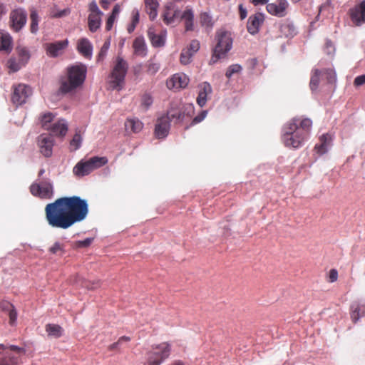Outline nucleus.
Listing matches in <instances>:
<instances>
[{
	"label": "nucleus",
	"instance_id": "obj_50",
	"mask_svg": "<svg viewBox=\"0 0 365 365\" xmlns=\"http://www.w3.org/2000/svg\"><path fill=\"white\" fill-rule=\"evenodd\" d=\"M109 48V43L105 42L103 46L101 48V51H99L98 56H97V61H103L104 58L106 56L107 51Z\"/></svg>",
	"mask_w": 365,
	"mask_h": 365
},
{
	"label": "nucleus",
	"instance_id": "obj_10",
	"mask_svg": "<svg viewBox=\"0 0 365 365\" xmlns=\"http://www.w3.org/2000/svg\"><path fill=\"white\" fill-rule=\"evenodd\" d=\"M31 193L41 199H51L53 195V188L49 181H42L40 184L33 183L30 186Z\"/></svg>",
	"mask_w": 365,
	"mask_h": 365
},
{
	"label": "nucleus",
	"instance_id": "obj_58",
	"mask_svg": "<svg viewBox=\"0 0 365 365\" xmlns=\"http://www.w3.org/2000/svg\"><path fill=\"white\" fill-rule=\"evenodd\" d=\"M329 278L330 282H334L338 279V272L335 269H332L329 271Z\"/></svg>",
	"mask_w": 365,
	"mask_h": 365
},
{
	"label": "nucleus",
	"instance_id": "obj_40",
	"mask_svg": "<svg viewBox=\"0 0 365 365\" xmlns=\"http://www.w3.org/2000/svg\"><path fill=\"white\" fill-rule=\"evenodd\" d=\"M200 23L202 26L212 28L214 22L212 16L207 12H202L200 14Z\"/></svg>",
	"mask_w": 365,
	"mask_h": 365
},
{
	"label": "nucleus",
	"instance_id": "obj_6",
	"mask_svg": "<svg viewBox=\"0 0 365 365\" xmlns=\"http://www.w3.org/2000/svg\"><path fill=\"white\" fill-rule=\"evenodd\" d=\"M24 348L15 345L0 344V365H21V356L25 354Z\"/></svg>",
	"mask_w": 365,
	"mask_h": 365
},
{
	"label": "nucleus",
	"instance_id": "obj_36",
	"mask_svg": "<svg viewBox=\"0 0 365 365\" xmlns=\"http://www.w3.org/2000/svg\"><path fill=\"white\" fill-rule=\"evenodd\" d=\"M54 115L51 112L43 113L40 115L39 120L41 127L46 130L51 126L53 121Z\"/></svg>",
	"mask_w": 365,
	"mask_h": 365
},
{
	"label": "nucleus",
	"instance_id": "obj_62",
	"mask_svg": "<svg viewBox=\"0 0 365 365\" xmlns=\"http://www.w3.org/2000/svg\"><path fill=\"white\" fill-rule=\"evenodd\" d=\"M119 12H120V7L118 5H115L113 9L112 14H110V16L116 17V16L119 14Z\"/></svg>",
	"mask_w": 365,
	"mask_h": 365
},
{
	"label": "nucleus",
	"instance_id": "obj_61",
	"mask_svg": "<svg viewBox=\"0 0 365 365\" xmlns=\"http://www.w3.org/2000/svg\"><path fill=\"white\" fill-rule=\"evenodd\" d=\"M269 0H250V2L255 5V6H258V5H265V4H268Z\"/></svg>",
	"mask_w": 365,
	"mask_h": 365
},
{
	"label": "nucleus",
	"instance_id": "obj_63",
	"mask_svg": "<svg viewBox=\"0 0 365 365\" xmlns=\"http://www.w3.org/2000/svg\"><path fill=\"white\" fill-rule=\"evenodd\" d=\"M120 345V344L119 343L118 341H117L115 343H113L112 344H110L109 346H108V350L110 351H113V350H115V349H118L119 346Z\"/></svg>",
	"mask_w": 365,
	"mask_h": 365
},
{
	"label": "nucleus",
	"instance_id": "obj_21",
	"mask_svg": "<svg viewBox=\"0 0 365 365\" xmlns=\"http://www.w3.org/2000/svg\"><path fill=\"white\" fill-rule=\"evenodd\" d=\"M199 92L196 101L201 108L205 106L207 101V96L211 94L212 89L210 84L207 82H203L199 85Z\"/></svg>",
	"mask_w": 365,
	"mask_h": 365
},
{
	"label": "nucleus",
	"instance_id": "obj_24",
	"mask_svg": "<svg viewBox=\"0 0 365 365\" xmlns=\"http://www.w3.org/2000/svg\"><path fill=\"white\" fill-rule=\"evenodd\" d=\"M77 50L86 58H91L92 56L93 46L88 38H82L78 41Z\"/></svg>",
	"mask_w": 365,
	"mask_h": 365
},
{
	"label": "nucleus",
	"instance_id": "obj_15",
	"mask_svg": "<svg viewBox=\"0 0 365 365\" xmlns=\"http://www.w3.org/2000/svg\"><path fill=\"white\" fill-rule=\"evenodd\" d=\"M190 79L185 73L174 74L166 81V86L169 89L179 90L185 88L189 83Z\"/></svg>",
	"mask_w": 365,
	"mask_h": 365
},
{
	"label": "nucleus",
	"instance_id": "obj_27",
	"mask_svg": "<svg viewBox=\"0 0 365 365\" xmlns=\"http://www.w3.org/2000/svg\"><path fill=\"white\" fill-rule=\"evenodd\" d=\"M180 17L184 21L186 31L194 30V12L191 8L187 6Z\"/></svg>",
	"mask_w": 365,
	"mask_h": 365
},
{
	"label": "nucleus",
	"instance_id": "obj_14",
	"mask_svg": "<svg viewBox=\"0 0 365 365\" xmlns=\"http://www.w3.org/2000/svg\"><path fill=\"white\" fill-rule=\"evenodd\" d=\"M68 45L67 39L58 41L53 43H47L44 44V48L46 54L50 57H57L61 55Z\"/></svg>",
	"mask_w": 365,
	"mask_h": 365
},
{
	"label": "nucleus",
	"instance_id": "obj_37",
	"mask_svg": "<svg viewBox=\"0 0 365 365\" xmlns=\"http://www.w3.org/2000/svg\"><path fill=\"white\" fill-rule=\"evenodd\" d=\"M16 51L17 53L19 60L23 63V64H26L30 58V53L29 50L21 46H18L16 48Z\"/></svg>",
	"mask_w": 365,
	"mask_h": 365
},
{
	"label": "nucleus",
	"instance_id": "obj_25",
	"mask_svg": "<svg viewBox=\"0 0 365 365\" xmlns=\"http://www.w3.org/2000/svg\"><path fill=\"white\" fill-rule=\"evenodd\" d=\"M0 308L2 312L8 314L9 317V324L14 326L17 319V312L14 306L8 301H3L0 304Z\"/></svg>",
	"mask_w": 365,
	"mask_h": 365
},
{
	"label": "nucleus",
	"instance_id": "obj_19",
	"mask_svg": "<svg viewBox=\"0 0 365 365\" xmlns=\"http://www.w3.org/2000/svg\"><path fill=\"white\" fill-rule=\"evenodd\" d=\"M264 16L261 13H257L249 17L247 29L250 34H255L259 31V26L262 24Z\"/></svg>",
	"mask_w": 365,
	"mask_h": 365
},
{
	"label": "nucleus",
	"instance_id": "obj_23",
	"mask_svg": "<svg viewBox=\"0 0 365 365\" xmlns=\"http://www.w3.org/2000/svg\"><path fill=\"white\" fill-rule=\"evenodd\" d=\"M148 36L154 47H162L165 45L166 31H162L157 34L153 28H149L148 30Z\"/></svg>",
	"mask_w": 365,
	"mask_h": 365
},
{
	"label": "nucleus",
	"instance_id": "obj_16",
	"mask_svg": "<svg viewBox=\"0 0 365 365\" xmlns=\"http://www.w3.org/2000/svg\"><path fill=\"white\" fill-rule=\"evenodd\" d=\"M170 123L168 117L162 116L158 119L154 132L157 138L162 139L168 135L170 127Z\"/></svg>",
	"mask_w": 365,
	"mask_h": 365
},
{
	"label": "nucleus",
	"instance_id": "obj_52",
	"mask_svg": "<svg viewBox=\"0 0 365 365\" xmlns=\"http://www.w3.org/2000/svg\"><path fill=\"white\" fill-rule=\"evenodd\" d=\"M82 286L86 287L88 289H94L101 286V282L96 281V282H88V281H83L82 282Z\"/></svg>",
	"mask_w": 365,
	"mask_h": 365
},
{
	"label": "nucleus",
	"instance_id": "obj_33",
	"mask_svg": "<svg viewBox=\"0 0 365 365\" xmlns=\"http://www.w3.org/2000/svg\"><path fill=\"white\" fill-rule=\"evenodd\" d=\"M45 329L49 336L59 338L63 335V329L58 324H48Z\"/></svg>",
	"mask_w": 365,
	"mask_h": 365
},
{
	"label": "nucleus",
	"instance_id": "obj_48",
	"mask_svg": "<svg viewBox=\"0 0 365 365\" xmlns=\"http://www.w3.org/2000/svg\"><path fill=\"white\" fill-rule=\"evenodd\" d=\"M200 47V42L197 40L194 39L191 41L189 46L185 48V49L189 50V51H191V53L194 55L198 51Z\"/></svg>",
	"mask_w": 365,
	"mask_h": 365
},
{
	"label": "nucleus",
	"instance_id": "obj_5",
	"mask_svg": "<svg viewBox=\"0 0 365 365\" xmlns=\"http://www.w3.org/2000/svg\"><path fill=\"white\" fill-rule=\"evenodd\" d=\"M128 69V64L122 57L118 56L110 73L109 81L112 89L120 91L125 84V78Z\"/></svg>",
	"mask_w": 365,
	"mask_h": 365
},
{
	"label": "nucleus",
	"instance_id": "obj_60",
	"mask_svg": "<svg viewBox=\"0 0 365 365\" xmlns=\"http://www.w3.org/2000/svg\"><path fill=\"white\" fill-rule=\"evenodd\" d=\"M239 12H240V17L242 20L245 19L247 17V12L246 9L243 7L242 4L239 5Z\"/></svg>",
	"mask_w": 365,
	"mask_h": 365
},
{
	"label": "nucleus",
	"instance_id": "obj_43",
	"mask_svg": "<svg viewBox=\"0 0 365 365\" xmlns=\"http://www.w3.org/2000/svg\"><path fill=\"white\" fill-rule=\"evenodd\" d=\"M194 55L185 48L182 49L180 56V61L183 65H187L190 63L191 59Z\"/></svg>",
	"mask_w": 365,
	"mask_h": 365
},
{
	"label": "nucleus",
	"instance_id": "obj_42",
	"mask_svg": "<svg viewBox=\"0 0 365 365\" xmlns=\"http://www.w3.org/2000/svg\"><path fill=\"white\" fill-rule=\"evenodd\" d=\"M322 74L325 76V78L329 83H334L336 81V72L332 68H324L321 71Z\"/></svg>",
	"mask_w": 365,
	"mask_h": 365
},
{
	"label": "nucleus",
	"instance_id": "obj_32",
	"mask_svg": "<svg viewBox=\"0 0 365 365\" xmlns=\"http://www.w3.org/2000/svg\"><path fill=\"white\" fill-rule=\"evenodd\" d=\"M280 33L286 38H292L297 34V29L291 22H284L280 26Z\"/></svg>",
	"mask_w": 365,
	"mask_h": 365
},
{
	"label": "nucleus",
	"instance_id": "obj_55",
	"mask_svg": "<svg viewBox=\"0 0 365 365\" xmlns=\"http://www.w3.org/2000/svg\"><path fill=\"white\" fill-rule=\"evenodd\" d=\"M89 11L91 12L90 14H103V13L98 9V6L95 1H93L91 3H90Z\"/></svg>",
	"mask_w": 365,
	"mask_h": 365
},
{
	"label": "nucleus",
	"instance_id": "obj_9",
	"mask_svg": "<svg viewBox=\"0 0 365 365\" xmlns=\"http://www.w3.org/2000/svg\"><path fill=\"white\" fill-rule=\"evenodd\" d=\"M32 89L24 83H18L12 86L11 102L16 106H21L26 103L31 96Z\"/></svg>",
	"mask_w": 365,
	"mask_h": 365
},
{
	"label": "nucleus",
	"instance_id": "obj_41",
	"mask_svg": "<svg viewBox=\"0 0 365 365\" xmlns=\"http://www.w3.org/2000/svg\"><path fill=\"white\" fill-rule=\"evenodd\" d=\"M321 75H322V72L320 70L315 69L314 71V73L312 74V76L311 77L310 83H309V86L312 91H314L317 88L319 83V78H320Z\"/></svg>",
	"mask_w": 365,
	"mask_h": 365
},
{
	"label": "nucleus",
	"instance_id": "obj_7",
	"mask_svg": "<svg viewBox=\"0 0 365 365\" xmlns=\"http://www.w3.org/2000/svg\"><path fill=\"white\" fill-rule=\"evenodd\" d=\"M171 346L168 342L153 345L147 352L144 365H160L170 354Z\"/></svg>",
	"mask_w": 365,
	"mask_h": 365
},
{
	"label": "nucleus",
	"instance_id": "obj_17",
	"mask_svg": "<svg viewBox=\"0 0 365 365\" xmlns=\"http://www.w3.org/2000/svg\"><path fill=\"white\" fill-rule=\"evenodd\" d=\"M289 6L287 0H277L274 3L268 4L267 11L272 15L283 17L286 15V10Z\"/></svg>",
	"mask_w": 365,
	"mask_h": 365
},
{
	"label": "nucleus",
	"instance_id": "obj_38",
	"mask_svg": "<svg viewBox=\"0 0 365 365\" xmlns=\"http://www.w3.org/2000/svg\"><path fill=\"white\" fill-rule=\"evenodd\" d=\"M165 116L168 117L170 121L174 119L182 121L185 118V112L182 111V108L180 110L171 108Z\"/></svg>",
	"mask_w": 365,
	"mask_h": 365
},
{
	"label": "nucleus",
	"instance_id": "obj_4",
	"mask_svg": "<svg viewBox=\"0 0 365 365\" xmlns=\"http://www.w3.org/2000/svg\"><path fill=\"white\" fill-rule=\"evenodd\" d=\"M215 40L217 43L213 49L210 64H214L221 58H224L232 46V38L231 34L228 31H217Z\"/></svg>",
	"mask_w": 365,
	"mask_h": 365
},
{
	"label": "nucleus",
	"instance_id": "obj_35",
	"mask_svg": "<svg viewBox=\"0 0 365 365\" xmlns=\"http://www.w3.org/2000/svg\"><path fill=\"white\" fill-rule=\"evenodd\" d=\"M66 245L58 241L55 242L48 250L51 255L62 256L66 253Z\"/></svg>",
	"mask_w": 365,
	"mask_h": 365
},
{
	"label": "nucleus",
	"instance_id": "obj_54",
	"mask_svg": "<svg viewBox=\"0 0 365 365\" xmlns=\"http://www.w3.org/2000/svg\"><path fill=\"white\" fill-rule=\"evenodd\" d=\"M182 109L185 112V117L191 116L194 113V106L192 104H185L182 106Z\"/></svg>",
	"mask_w": 365,
	"mask_h": 365
},
{
	"label": "nucleus",
	"instance_id": "obj_18",
	"mask_svg": "<svg viewBox=\"0 0 365 365\" xmlns=\"http://www.w3.org/2000/svg\"><path fill=\"white\" fill-rule=\"evenodd\" d=\"M180 10L175 9L174 4H168L162 14L163 20L167 25L173 24L180 17Z\"/></svg>",
	"mask_w": 365,
	"mask_h": 365
},
{
	"label": "nucleus",
	"instance_id": "obj_47",
	"mask_svg": "<svg viewBox=\"0 0 365 365\" xmlns=\"http://www.w3.org/2000/svg\"><path fill=\"white\" fill-rule=\"evenodd\" d=\"M153 103V98L150 94L145 93L141 98V106L148 110Z\"/></svg>",
	"mask_w": 365,
	"mask_h": 365
},
{
	"label": "nucleus",
	"instance_id": "obj_29",
	"mask_svg": "<svg viewBox=\"0 0 365 365\" xmlns=\"http://www.w3.org/2000/svg\"><path fill=\"white\" fill-rule=\"evenodd\" d=\"M365 316V304L354 302L351 306V318L356 323L361 317Z\"/></svg>",
	"mask_w": 365,
	"mask_h": 365
},
{
	"label": "nucleus",
	"instance_id": "obj_20",
	"mask_svg": "<svg viewBox=\"0 0 365 365\" xmlns=\"http://www.w3.org/2000/svg\"><path fill=\"white\" fill-rule=\"evenodd\" d=\"M319 143L314 146V150L319 155L325 154L328 151V148L331 146L332 142V136L329 133L322 135L319 138Z\"/></svg>",
	"mask_w": 365,
	"mask_h": 365
},
{
	"label": "nucleus",
	"instance_id": "obj_44",
	"mask_svg": "<svg viewBox=\"0 0 365 365\" xmlns=\"http://www.w3.org/2000/svg\"><path fill=\"white\" fill-rule=\"evenodd\" d=\"M82 137L79 132H76L70 142V145L73 150H78L81 145Z\"/></svg>",
	"mask_w": 365,
	"mask_h": 365
},
{
	"label": "nucleus",
	"instance_id": "obj_13",
	"mask_svg": "<svg viewBox=\"0 0 365 365\" xmlns=\"http://www.w3.org/2000/svg\"><path fill=\"white\" fill-rule=\"evenodd\" d=\"M349 15L354 26H361L365 24V0L350 9Z\"/></svg>",
	"mask_w": 365,
	"mask_h": 365
},
{
	"label": "nucleus",
	"instance_id": "obj_51",
	"mask_svg": "<svg viewBox=\"0 0 365 365\" xmlns=\"http://www.w3.org/2000/svg\"><path fill=\"white\" fill-rule=\"evenodd\" d=\"M207 115V110H202L197 116H195L192 119L190 125H196V124L202 122L205 118Z\"/></svg>",
	"mask_w": 365,
	"mask_h": 365
},
{
	"label": "nucleus",
	"instance_id": "obj_57",
	"mask_svg": "<svg viewBox=\"0 0 365 365\" xmlns=\"http://www.w3.org/2000/svg\"><path fill=\"white\" fill-rule=\"evenodd\" d=\"M139 12L137 9H134L132 12V21L131 24H134L135 26H137L139 23Z\"/></svg>",
	"mask_w": 365,
	"mask_h": 365
},
{
	"label": "nucleus",
	"instance_id": "obj_3",
	"mask_svg": "<svg viewBox=\"0 0 365 365\" xmlns=\"http://www.w3.org/2000/svg\"><path fill=\"white\" fill-rule=\"evenodd\" d=\"M87 68L79 63L67 68V76L61 82L60 91L63 93L71 92L80 87L85 81Z\"/></svg>",
	"mask_w": 365,
	"mask_h": 365
},
{
	"label": "nucleus",
	"instance_id": "obj_11",
	"mask_svg": "<svg viewBox=\"0 0 365 365\" xmlns=\"http://www.w3.org/2000/svg\"><path fill=\"white\" fill-rule=\"evenodd\" d=\"M54 144L55 141L51 135L43 133L37 138L39 151L45 158H50L52 155Z\"/></svg>",
	"mask_w": 365,
	"mask_h": 365
},
{
	"label": "nucleus",
	"instance_id": "obj_31",
	"mask_svg": "<svg viewBox=\"0 0 365 365\" xmlns=\"http://www.w3.org/2000/svg\"><path fill=\"white\" fill-rule=\"evenodd\" d=\"M146 11L151 20H154L158 15L159 3L157 0H144Z\"/></svg>",
	"mask_w": 365,
	"mask_h": 365
},
{
	"label": "nucleus",
	"instance_id": "obj_1",
	"mask_svg": "<svg viewBox=\"0 0 365 365\" xmlns=\"http://www.w3.org/2000/svg\"><path fill=\"white\" fill-rule=\"evenodd\" d=\"M88 214V205L78 196L62 197L45 207L46 220L55 228L66 230L84 220Z\"/></svg>",
	"mask_w": 365,
	"mask_h": 365
},
{
	"label": "nucleus",
	"instance_id": "obj_2",
	"mask_svg": "<svg viewBox=\"0 0 365 365\" xmlns=\"http://www.w3.org/2000/svg\"><path fill=\"white\" fill-rule=\"evenodd\" d=\"M312 121L308 118L294 117L287 121L282 128V141L290 148L297 149L302 146L307 139Z\"/></svg>",
	"mask_w": 365,
	"mask_h": 365
},
{
	"label": "nucleus",
	"instance_id": "obj_64",
	"mask_svg": "<svg viewBox=\"0 0 365 365\" xmlns=\"http://www.w3.org/2000/svg\"><path fill=\"white\" fill-rule=\"evenodd\" d=\"M130 340V338L127 336H123L118 339L119 343L121 344L123 342H128Z\"/></svg>",
	"mask_w": 365,
	"mask_h": 365
},
{
	"label": "nucleus",
	"instance_id": "obj_26",
	"mask_svg": "<svg viewBox=\"0 0 365 365\" xmlns=\"http://www.w3.org/2000/svg\"><path fill=\"white\" fill-rule=\"evenodd\" d=\"M133 48L136 56L145 57L147 55V46L143 36H138L134 39Z\"/></svg>",
	"mask_w": 365,
	"mask_h": 365
},
{
	"label": "nucleus",
	"instance_id": "obj_30",
	"mask_svg": "<svg viewBox=\"0 0 365 365\" xmlns=\"http://www.w3.org/2000/svg\"><path fill=\"white\" fill-rule=\"evenodd\" d=\"M12 49V38L8 33L0 31V51L9 53Z\"/></svg>",
	"mask_w": 365,
	"mask_h": 365
},
{
	"label": "nucleus",
	"instance_id": "obj_45",
	"mask_svg": "<svg viewBox=\"0 0 365 365\" xmlns=\"http://www.w3.org/2000/svg\"><path fill=\"white\" fill-rule=\"evenodd\" d=\"M242 66L239 64H233L228 67L225 76L227 78H230L235 73H238L241 71Z\"/></svg>",
	"mask_w": 365,
	"mask_h": 365
},
{
	"label": "nucleus",
	"instance_id": "obj_28",
	"mask_svg": "<svg viewBox=\"0 0 365 365\" xmlns=\"http://www.w3.org/2000/svg\"><path fill=\"white\" fill-rule=\"evenodd\" d=\"M143 128V123L138 118H128L125 122V128L128 133H138Z\"/></svg>",
	"mask_w": 365,
	"mask_h": 365
},
{
	"label": "nucleus",
	"instance_id": "obj_22",
	"mask_svg": "<svg viewBox=\"0 0 365 365\" xmlns=\"http://www.w3.org/2000/svg\"><path fill=\"white\" fill-rule=\"evenodd\" d=\"M47 130L50 131L55 136L64 137L68 131V125L65 120L60 119L53 122Z\"/></svg>",
	"mask_w": 365,
	"mask_h": 365
},
{
	"label": "nucleus",
	"instance_id": "obj_39",
	"mask_svg": "<svg viewBox=\"0 0 365 365\" xmlns=\"http://www.w3.org/2000/svg\"><path fill=\"white\" fill-rule=\"evenodd\" d=\"M30 19H31V25H30V31L33 34H36L38 29V13L35 9L31 10L30 14Z\"/></svg>",
	"mask_w": 365,
	"mask_h": 365
},
{
	"label": "nucleus",
	"instance_id": "obj_8",
	"mask_svg": "<svg viewBox=\"0 0 365 365\" xmlns=\"http://www.w3.org/2000/svg\"><path fill=\"white\" fill-rule=\"evenodd\" d=\"M106 157L95 156L87 160L79 161L73 168V173L78 177H83L90 174L93 170L100 168L107 164Z\"/></svg>",
	"mask_w": 365,
	"mask_h": 365
},
{
	"label": "nucleus",
	"instance_id": "obj_56",
	"mask_svg": "<svg viewBox=\"0 0 365 365\" xmlns=\"http://www.w3.org/2000/svg\"><path fill=\"white\" fill-rule=\"evenodd\" d=\"M365 84V74L358 76L355 78L354 81V85L355 86H360Z\"/></svg>",
	"mask_w": 365,
	"mask_h": 365
},
{
	"label": "nucleus",
	"instance_id": "obj_53",
	"mask_svg": "<svg viewBox=\"0 0 365 365\" xmlns=\"http://www.w3.org/2000/svg\"><path fill=\"white\" fill-rule=\"evenodd\" d=\"M160 69V66L156 63H149L148 64L147 73L150 75L155 74Z\"/></svg>",
	"mask_w": 365,
	"mask_h": 365
},
{
	"label": "nucleus",
	"instance_id": "obj_46",
	"mask_svg": "<svg viewBox=\"0 0 365 365\" xmlns=\"http://www.w3.org/2000/svg\"><path fill=\"white\" fill-rule=\"evenodd\" d=\"M8 65L11 71H12L13 72H16L18 71L25 64H23V63H21V61H20L19 60L16 61L15 59L11 58L8 61Z\"/></svg>",
	"mask_w": 365,
	"mask_h": 365
},
{
	"label": "nucleus",
	"instance_id": "obj_49",
	"mask_svg": "<svg viewBox=\"0 0 365 365\" xmlns=\"http://www.w3.org/2000/svg\"><path fill=\"white\" fill-rule=\"evenodd\" d=\"M93 238H86L83 240H79L74 242V247L82 248L88 247L93 242Z\"/></svg>",
	"mask_w": 365,
	"mask_h": 365
},
{
	"label": "nucleus",
	"instance_id": "obj_59",
	"mask_svg": "<svg viewBox=\"0 0 365 365\" xmlns=\"http://www.w3.org/2000/svg\"><path fill=\"white\" fill-rule=\"evenodd\" d=\"M115 17L112 16H110L108 18L106 24V29L107 31H110L112 29L113 23L115 21Z\"/></svg>",
	"mask_w": 365,
	"mask_h": 365
},
{
	"label": "nucleus",
	"instance_id": "obj_12",
	"mask_svg": "<svg viewBox=\"0 0 365 365\" xmlns=\"http://www.w3.org/2000/svg\"><path fill=\"white\" fill-rule=\"evenodd\" d=\"M27 14L22 9L11 11L10 14V23L11 29L16 32L19 31L26 24Z\"/></svg>",
	"mask_w": 365,
	"mask_h": 365
},
{
	"label": "nucleus",
	"instance_id": "obj_34",
	"mask_svg": "<svg viewBox=\"0 0 365 365\" xmlns=\"http://www.w3.org/2000/svg\"><path fill=\"white\" fill-rule=\"evenodd\" d=\"M102 14H90L88 16V28L91 32H95L101 26V16Z\"/></svg>",
	"mask_w": 365,
	"mask_h": 365
}]
</instances>
